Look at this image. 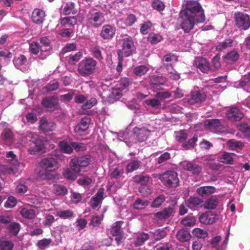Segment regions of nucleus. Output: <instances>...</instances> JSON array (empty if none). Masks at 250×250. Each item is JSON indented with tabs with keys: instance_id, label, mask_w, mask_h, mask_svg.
Here are the masks:
<instances>
[{
	"instance_id": "1",
	"label": "nucleus",
	"mask_w": 250,
	"mask_h": 250,
	"mask_svg": "<svg viewBox=\"0 0 250 250\" xmlns=\"http://www.w3.org/2000/svg\"><path fill=\"white\" fill-rule=\"evenodd\" d=\"M97 62L92 58L85 57L78 65L77 71L80 75L86 77L93 74Z\"/></svg>"
},
{
	"instance_id": "2",
	"label": "nucleus",
	"mask_w": 250,
	"mask_h": 250,
	"mask_svg": "<svg viewBox=\"0 0 250 250\" xmlns=\"http://www.w3.org/2000/svg\"><path fill=\"white\" fill-rule=\"evenodd\" d=\"M182 11L198 18L201 22L205 21L204 11L197 0H188L185 4V8Z\"/></svg>"
},
{
	"instance_id": "3",
	"label": "nucleus",
	"mask_w": 250,
	"mask_h": 250,
	"mask_svg": "<svg viewBox=\"0 0 250 250\" xmlns=\"http://www.w3.org/2000/svg\"><path fill=\"white\" fill-rule=\"evenodd\" d=\"M179 17L181 28L185 33H188L192 30L196 23H201L198 18L182 10L180 12Z\"/></svg>"
},
{
	"instance_id": "4",
	"label": "nucleus",
	"mask_w": 250,
	"mask_h": 250,
	"mask_svg": "<svg viewBox=\"0 0 250 250\" xmlns=\"http://www.w3.org/2000/svg\"><path fill=\"white\" fill-rule=\"evenodd\" d=\"M159 179L166 187L169 188H175L179 185L178 174L173 170L165 171L159 175Z\"/></svg>"
},
{
	"instance_id": "5",
	"label": "nucleus",
	"mask_w": 250,
	"mask_h": 250,
	"mask_svg": "<svg viewBox=\"0 0 250 250\" xmlns=\"http://www.w3.org/2000/svg\"><path fill=\"white\" fill-rule=\"evenodd\" d=\"M136 47L132 38L127 36L122 40V49L117 51L118 56L128 57L136 53Z\"/></svg>"
},
{
	"instance_id": "6",
	"label": "nucleus",
	"mask_w": 250,
	"mask_h": 250,
	"mask_svg": "<svg viewBox=\"0 0 250 250\" xmlns=\"http://www.w3.org/2000/svg\"><path fill=\"white\" fill-rule=\"evenodd\" d=\"M92 161V157L86 154L80 157H76L71 160L70 165L72 170L80 173L81 168L87 167Z\"/></svg>"
},
{
	"instance_id": "7",
	"label": "nucleus",
	"mask_w": 250,
	"mask_h": 250,
	"mask_svg": "<svg viewBox=\"0 0 250 250\" xmlns=\"http://www.w3.org/2000/svg\"><path fill=\"white\" fill-rule=\"evenodd\" d=\"M235 26L240 30H247L250 27V18L248 14L237 12L234 14Z\"/></svg>"
},
{
	"instance_id": "8",
	"label": "nucleus",
	"mask_w": 250,
	"mask_h": 250,
	"mask_svg": "<svg viewBox=\"0 0 250 250\" xmlns=\"http://www.w3.org/2000/svg\"><path fill=\"white\" fill-rule=\"evenodd\" d=\"M40 166L45 172H52L59 168L57 159L52 157H47L42 159L40 162Z\"/></svg>"
},
{
	"instance_id": "9",
	"label": "nucleus",
	"mask_w": 250,
	"mask_h": 250,
	"mask_svg": "<svg viewBox=\"0 0 250 250\" xmlns=\"http://www.w3.org/2000/svg\"><path fill=\"white\" fill-rule=\"evenodd\" d=\"M133 137L139 142L146 141L149 136L150 131L145 127H135L133 129Z\"/></svg>"
},
{
	"instance_id": "10",
	"label": "nucleus",
	"mask_w": 250,
	"mask_h": 250,
	"mask_svg": "<svg viewBox=\"0 0 250 250\" xmlns=\"http://www.w3.org/2000/svg\"><path fill=\"white\" fill-rule=\"evenodd\" d=\"M226 115L229 120L235 122L240 121L244 117L243 112L235 106L229 107Z\"/></svg>"
},
{
	"instance_id": "11",
	"label": "nucleus",
	"mask_w": 250,
	"mask_h": 250,
	"mask_svg": "<svg viewBox=\"0 0 250 250\" xmlns=\"http://www.w3.org/2000/svg\"><path fill=\"white\" fill-rule=\"evenodd\" d=\"M175 212V209L172 206L165 208L162 210L154 213V216L158 220H166L170 216H173Z\"/></svg>"
},
{
	"instance_id": "12",
	"label": "nucleus",
	"mask_w": 250,
	"mask_h": 250,
	"mask_svg": "<svg viewBox=\"0 0 250 250\" xmlns=\"http://www.w3.org/2000/svg\"><path fill=\"white\" fill-rule=\"evenodd\" d=\"M41 104L50 111H54L58 108V100L53 96L45 97L42 99Z\"/></svg>"
},
{
	"instance_id": "13",
	"label": "nucleus",
	"mask_w": 250,
	"mask_h": 250,
	"mask_svg": "<svg viewBox=\"0 0 250 250\" xmlns=\"http://www.w3.org/2000/svg\"><path fill=\"white\" fill-rule=\"evenodd\" d=\"M104 188H100L97 193L91 198L89 204L92 209H95L102 203L104 198Z\"/></svg>"
},
{
	"instance_id": "14",
	"label": "nucleus",
	"mask_w": 250,
	"mask_h": 250,
	"mask_svg": "<svg viewBox=\"0 0 250 250\" xmlns=\"http://www.w3.org/2000/svg\"><path fill=\"white\" fill-rule=\"evenodd\" d=\"M116 30V28L111 25L105 24L103 26L100 36L104 40H111L114 38Z\"/></svg>"
},
{
	"instance_id": "15",
	"label": "nucleus",
	"mask_w": 250,
	"mask_h": 250,
	"mask_svg": "<svg viewBox=\"0 0 250 250\" xmlns=\"http://www.w3.org/2000/svg\"><path fill=\"white\" fill-rule=\"evenodd\" d=\"M195 66L203 73H207L210 68V65L205 58L197 57L194 60Z\"/></svg>"
},
{
	"instance_id": "16",
	"label": "nucleus",
	"mask_w": 250,
	"mask_h": 250,
	"mask_svg": "<svg viewBox=\"0 0 250 250\" xmlns=\"http://www.w3.org/2000/svg\"><path fill=\"white\" fill-rule=\"evenodd\" d=\"M0 138L4 145L10 146L14 143V133L11 129L5 128L1 133Z\"/></svg>"
},
{
	"instance_id": "17",
	"label": "nucleus",
	"mask_w": 250,
	"mask_h": 250,
	"mask_svg": "<svg viewBox=\"0 0 250 250\" xmlns=\"http://www.w3.org/2000/svg\"><path fill=\"white\" fill-rule=\"evenodd\" d=\"M200 222L204 224H213L217 218L216 215L211 211H207L202 213L199 217Z\"/></svg>"
},
{
	"instance_id": "18",
	"label": "nucleus",
	"mask_w": 250,
	"mask_h": 250,
	"mask_svg": "<svg viewBox=\"0 0 250 250\" xmlns=\"http://www.w3.org/2000/svg\"><path fill=\"white\" fill-rule=\"evenodd\" d=\"M167 78L162 76H152L149 78V83L153 88L161 89V86L165 85Z\"/></svg>"
},
{
	"instance_id": "19",
	"label": "nucleus",
	"mask_w": 250,
	"mask_h": 250,
	"mask_svg": "<svg viewBox=\"0 0 250 250\" xmlns=\"http://www.w3.org/2000/svg\"><path fill=\"white\" fill-rule=\"evenodd\" d=\"M204 125L206 129L212 132H215L222 128L220 121L217 119L206 120L204 122Z\"/></svg>"
},
{
	"instance_id": "20",
	"label": "nucleus",
	"mask_w": 250,
	"mask_h": 250,
	"mask_svg": "<svg viewBox=\"0 0 250 250\" xmlns=\"http://www.w3.org/2000/svg\"><path fill=\"white\" fill-rule=\"evenodd\" d=\"M206 98L207 96L204 92L198 91H192L190 93V98L189 99V102L191 104L196 103H201L205 101Z\"/></svg>"
},
{
	"instance_id": "21",
	"label": "nucleus",
	"mask_w": 250,
	"mask_h": 250,
	"mask_svg": "<svg viewBox=\"0 0 250 250\" xmlns=\"http://www.w3.org/2000/svg\"><path fill=\"white\" fill-rule=\"evenodd\" d=\"M177 61L178 57L171 53L165 55L162 60L163 64L167 70H168V69L170 67H172V65Z\"/></svg>"
},
{
	"instance_id": "22",
	"label": "nucleus",
	"mask_w": 250,
	"mask_h": 250,
	"mask_svg": "<svg viewBox=\"0 0 250 250\" xmlns=\"http://www.w3.org/2000/svg\"><path fill=\"white\" fill-rule=\"evenodd\" d=\"M34 146L28 149V152L31 155H35L45 150V145L44 142L39 137L34 143Z\"/></svg>"
},
{
	"instance_id": "23",
	"label": "nucleus",
	"mask_w": 250,
	"mask_h": 250,
	"mask_svg": "<svg viewBox=\"0 0 250 250\" xmlns=\"http://www.w3.org/2000/svg\"><path fill=\"white\" fill-rule=\"evenodd\" d=\"M45 16V14L43 10L36 8L32 12L31 20L34 23L40 24L43 22Z\"/></svg>"
},
{
	"instance_id": "24",
	"label": "nucleus",
	"mask_w": 250,
	"mask_h": 250,
	"mask_svg": "<svg viewBox=\"0 0 250 250\" xmlns=\"http://www.w3.org/2000/svg\"><path fill=\"white\" fill-rule=\"evenodd\" d=\"M56 127V124L52 121H48L45 118H42L40 121L39 128L45 132L52 131Z\"/></svg>"
},
{
	"instance_id": "25",
	"label": "nucleus",
	"mask_w": 250,
	"mask_h": 250,
	"mask_svg": "<svg viewBox=\"0 0 250 250\" xmlns=\"http://www.w3.org/2000/svg\"><path fill=\"white\" fill-rule=\"evenodd\" d=\"M187 204L189 208L195 210L203 206V201L198 197L191 196L188 200Z\"/></svg>"
},
{
	"instance_id": "26",
	"label": "nucleus",
	"mask_w": 250,
	"mask_h": 250,
	"mask_svg": "<svg viewBox=\"0 0 250 250\" xmlns=\"http://www.w3.org/2000/svg\"><path fill=\"white\" fill-rule=\"evenodd\" d=\"M236 155L233 153L224 152L219 157V161L224 164L232 165L233 163V157Z\"/></svg>"
},
{
	"instance_id": "27",
	"label": "nucleus",
	"mask_w": 250,
	"mask_h": 250,
	"mask_svg": "<svg viewBox=\"0 0 250 250\" xmlns=\"http://www.w3.org/2000/svg\"><path fill=\"white\" fill-rule=\"evenodd\" d=\"M104 17V15L103 13L98 12L92 14L91 17L88 19V20L92 26L98 27L101 24V23L98 24L97 22L99 21L102 19H103Z\"/></svg>"
},
{
	"instance_id": "28",
	"label": "nucleus",
	"mask_w": 250,
	"mask_h": 250,
	"mask_svg": "<svg viewBox=\"0 0 250 250\" xmlns=\"http://www.w3.org/2000/svg\"><path fill=\"white\" fill-rule=\"evenodd\" d=\"M185 170L191 172L193 174H199L202 171V167L196 163L190 162L184 166Z\"/></svg>"
},
{
	"instance_id": "29",
	"label": "nucleus",
	"mask_w": 250,
	"mask_h": 250,
	"mask_svg": "<svg viewBox=\"0 0 250 250\" xmlns=\"http://www.w3.org/2000/svg\"><path fill=\"white\" fill-rule=\"evenodd\" d=\"M227 145L230 149L238 151L242 149L244 147L243 143L240 141L235 139H230L227 142Z\"/></svg>"
},
{
	"instance_id": "30",
	"label": "nucleus",
	"mask_w": 250,
	"mask_h": 250,
	"mask_svg": "<svg viewBox=\"0 0 250 250\" xmlns=\"http://www.w3.org/2000/svg\"><path fill=\"white\" fill-rule=\"evenodd\" d=\"M20 209V214L24 218L31 220L36 216L35 210L32 208H21Z\"/></svg>"
},
{
	"instance_id": "31",
	"label": "nucleus",
	"mask_w": 250,
	"mask_h": 250,
	"mask_svg": "<svg viewBox=\"0 0 250 250\" xmlns=\"http://www.w3.org/2000/svg\"><path fill=\"white\" fill-rule=\"evenodd\" d=\"M149 238V235L145 232H141L136 235L134 244L136 247L142 246Z\"/></svg>"
},
{
	"instance_id": "32",
	"label": "nucleus",
	"mask_w": 250,
	"mask_h": 250,
	"mask_svg": "<svg viewBox=\"0 0 250 250\" xmlns=\"http://www.w3.org/2000/svg\"><path fill=\"white\" fill-rule=\"evenodd\" d=\"M215 191V188L211 186L201 187L197 189V193L200 196L210 195Z\"/></svg>"
},
{
	"instance_id": "33",
	"label": "nucleus",
	"mask_w": 250,
	"mask_h": 250,
	"mask_svg": "<svg viewBox=\"0 0 250 250\" xmlns=\"http://www.w3.org/2000/svg\"><path fill=\"white\" fill-rule=\"evenodd\" d=\"M190 237L189 232L185 229L179 230L176 234L177 239L182 242L188 241L190 239Z\"/></svg>"
},
{
	"instance_id": "34",
	"label": "nucleus",
	"mask_w": 250,
	"mask_h": 250,
	"mask_svg": "<svg viewBox=\"0 0 250 250\" xmlns=\"http://www.w3.org/2000/svg\"><path fill=\"white\" fill-rule=\"evenodd\" d=\"M123 223V221H119L113 224L110 230V232L112 235H120L121 233H124L122 228Z\"/></svg>"
},
{
	"instance_id": "35",
	"label": "nucleus",
	"mask_w": 250,
	"mask_h": 250,
	"mask_svg": "<svg viewBox=\"0 0 250 250\" xmlns=\"http://www.w3.org/2000/svg\"><path fill=\"white\" fill-rule=\"evenodd\" d=\"M77 11L75 4L72 2H67L63 9V14L65 15H69L71 14L75 15Z\"/></svg>"
},
{
	"instance_id": "36",
	"label": "nucleus",
	"mask_w": 250,
	"mask_h": 250,
	"mask_svg": "<svg viewBox=\"0 0 250 250\" xmlns=\"http://www.w3.org/2000/svg\"><path fill=\"white\" fill-rule=\"evenodd\" d=\"M218 203L217 198L216 196H212L209 199L207 200L203 206L207 209H215L217 206Z\"/></svg>"
},
{
	"instance_id": "37",
	"label": "nucleus",
	"mask_w": 250,
	"mask_h": 250,
	"mask_svg": "<svg viewBox=\"0 0 250 250\" xmlns=\"http://www.w3.org/2000/svg\"><path fill=\"white\" fill-rule=\"evenodd\" d=\"M237 129L243 135L244 138H248L250 136V126L247 123H241L237 126Z\"/></svg>"
},
{
	"instance_id": "38",
	"label": "nucleus",
	"mask_w": 250,
	"mask_h": 250,
	"mask_svg": "<svg viewBox=\"0 0 250 250\" xmlns=\"http://www.w3.org/2000/svg\"><path fill=\"white\" fill-rule=\"evenodd\" d=\"M163 40V37L159 34L150 33L147 37V41L152 44H155Z\"/></svg>"
},
{
	"instance_id": "39",
	"label": "nucleus",
	"mask_w": 250,
	"mask_h": 250,
	"mask_svg": "<svg viewBox=\"0 0 250 250\" xmlns=\"http://www.w3.org/2000/svg\"><path fill=\"white\" fill-rule=\"evenodd\" d=\"M149 201L147 200H143L141 198H138L134 202L133 207L134 208L138 210L144 209L149 205Z\"/></svg>"
},
{
	"instance_id": "40",
	"label": "nucleus",
	"mask_w": 250,
	"mask_h": 250,
	"mask_svg": "<svg viewBox=\"0 0 250 250\" xmlns=\"http://www.w3.org/2000/svg\"><path fill=\"white\" fill-rule=\"evenodd\" d=\"M82 57V52L79 51L74 54H70L67 57V61L69 64L74 65L76 62H78Z\"/></svg>"
},
{
	"instance_id": "41",
	"label": "nucleus",
	"mask_w": 250,
	"mask_h": 250,
	"mask_svg": "<svg viewBox=\"0 0 250 250\" xmlns=\"http://www.w3.org/2000/svg\"><path fill=\"white\" fill-rule=\"evenodd\" d=\"M60 150L64 153L71 154L73 152V147L66 141H61L59 143Z\"/></svg>"
},
{
	"instance_id": "42",
	"label": "nucleus",
	"mask_w": 250,
	"mask_h": 250,
	"mask_svg": "<svg viewBox=\"0 0 250 250\" xmlns=\"http://www.w3.org/2000/svg\"><path fill=\"white\" fill-rule=\"evenodd\" d=\"M60 22L62 25L68 24L73 26L77 24V20L75 16L65 17L60 19Z\"/></svg>"
},
{
	"instance_id": "43",
	"label": "nucleus",
	"mask_w": 250,
	"mask_h": 250,
	"mask_svg": "<svg viewBox=\"0 0 250 250\" xmlns=\"http://www.w3.org/2000/svg\"><path fill=\"white\" fill-rule=\"evenodd\" d=\"M166 199V197L164 194L160 195L153 200L150 206L152 208H158L165 202Z\"/></svg>"
},
{
	"instance_id": "44",
	"label": "nucleus",
	"mask_w": 250,
	"mask_h": 250,
	"mask_svg": "<svg viewBox=\"0 0 250 250\" xmlns=\"http://www.w3.org/2000/svg\"><path fill=\"white\" fill-rule=\"evenodd\" d=\"M141 163V162L138 160H133L130 161L126 166L127 172H132L138 169L140 166Z\"/></svg>"
},
{
	"instance_id": "45",
	"label": "nucleus",
	"mask_w": 250,
	"mask_h": 250,
	"mask_svg": "<svg viewBox=\"0 0 250 250\" xmlns=\"http://www.w3.org/2000/svg\"><path fill=\"white\" fill-rule=\"evenodd\" d=\"M78 173L73 171L72 169L71 170L68 168H66L63 170L62 175L66 179L74 181L77 178Z\"/></svg>"
},
{
	"instance_id": "46",
	"label": "nucleus",
	"mask_w": 250,
	"mask_h": 250,
	"mask_svg": "<svg viewBox=\"0 0 250 250\" xmlns=\"http://www.w3.org/2000/svg\"><path fill=\"white\" fill-rule=\"evenodd\" d=\"M124 173L123 168L120 167H117L110 170L109 175L112 179H119L122 177Z\"/></svg>"
},
{
	"instance_id": "47",
	"label": "nucleus",
	"mask_w": 250,
	"mask_h": 250,
	"mask_svg": "<svg viewBox=\"0 0 250 250\" xmlns=\"http://www.w3.org/2000/svg\"><path fill=\"white\" fill-rule=\"evenodd\" d=\"M233 42V40L231 39H227L223 42L219 43L216 47V49L219 51H222L228 47H231Z\"/></svg>"
},
{
	"instance_id": "48",
	"label": "nucleus",
	"mask_w": 250,
	"mask_h": 250,
	"mask_svg": "<svg viewBox=\"0 0 250 250\" xmlns=\"http://www.w3.org/2000/svg\"><path fill=\"white\" fill-rule=\"evenodd\" d=\"M122 96L121 92L118 89H113L109 95L108 101L110 103H114L118 100Z\"/></svg>"
},
{
	"instance_id": "49",
	"label": "nucleus",
	"mask_w": 250,
	"mask_h": 250,
	"mask_svg": "<svg viewBox=\"0 0 250 250\" xmlns=\"http://www.w3.org/2000/svg\"><path fill=\"white\" fill-rule=\"evenodd\" d=\"M54 192L57 195L64 196L67 194V189L61 185H56L54 187Z\"/></svg>"
},
{
	"instance_id": "50",
	"label": "nucleus",
	"mask_w": 250,
	"mask_h": 250,
	"mask_svg": "<svg viewBox=\"0 0 250 250\" xmlns=\"http://www.w3.org/2000/svg\"><path fill=\"white\" fill-rule=\"evenodd\" d=\"M6 157L9 158L8 161L11 164L13 168H16L19 166V163L16 159V155L14 153L13 151H10L7 153Z\"/></svg>"
},
{
	"instance_id": "51",
	"label": "nucleus",
	"mask_w": 250,
	"mask_h": 250,
	"mask_svg": "<svg viewBox=\"0 0 250 250\" xmlns=\"http://www.w3.org/2000/svg\"><path fill=\"white\" fill-rule=\"evenodd\" d=\"M90 52L92 55L97 60H102L103 59L102 52L100 49V47L98 45L92 46L90 48Z\"/></svg>"
},
{
	"instance_id": "52",
	"label": "nucleus",
	"mask_w": 250,
	"mask_h": 250,
	"mask_svg": "<svg viewBox=\"0 0 250 250\" xmlns=\"http://www.w3.org/2000/svg\"><path fill=\"white\" fill-rule=\"evenodd\" d=\"M151 6L153 9L158 12L163 11L165 8V5L160 0H153L151 3Z\"/></svg>"
},
{
	"instance_id": "53",
	"label": "nucleus",
	"mask_w": 250,
	"mask_h": 250,
	"mask_svg": "<svg viewBox=\"0 0 250 250\" xmlns=\"http://www.w3.org/2000/svg\"><path fill=\"white\" fill-rule=\"evenodd\" d=\"M134 180L137 183L146 186L149 181V177L147 175H137L134 177Z\"/></svg>"
},
{
	"instance_id": "54",
	"label": "nucleus",
	"mask_w": 250,
	"mask_h": 250,
	"mask_svg": "<svg viewBox=\"0 0 250 250\" xmlns=\"http://www.w3.org/2000/svg\"><path fill=\"white\" fill-rule=\"evenodd\" d=\"M193 234L196 237L204 239L208 236V232L200 228H195L193 230Z\"/></svg>"
},
{
	"instance_id": "55",
	"label": "nucleus",
	"mask_w": 250,
	"mask_h": 250,
	"mask_svg": "<svg viewBox=\"0 0 250 250\" xmlns=\"http://www.w3.org/2000/svg\"><path fill=\"white\" fill-rule=\"evenodd\" d=\"M59 87V83L56 80H54L49 83L45 86V89L47 92H52L57 90Z\"/></svg>"
},
{
	"instance_id": "56",
	"label": "nucleus",
	"mask_w": 250,
	"mask_h": 250,
	"mask_svg": "<svg viewBox=\"0 0 250 250\" xmlns=\"http://www.w3.org/2000/svg\"><path fill=\"white\" fill-rule=\"evenodd\" d=\"M239 58V54L235 50L228 52L225 57V58L229 61L235 62L237 61Z\"/></svg>"
},
{
	"instance_id": "57",
	"label": "nucleus",
	"mask_w": 250,
	"mask_h": 250,
	"mask_svg": "<svg viewBox=\"0 0 250 250\" xmlns=\"http://www.w3.org/2000/svg\"><path fill=\"white\" fill-rule=\"evenodd\" d=\"M39 136L31 132H27L23 135V138L27 142L34 143L39 138Z\"/></svg>"
},
{
	"instance_id": "58",
	"label": "nucleus",
	"mask_w": 250,
	"mask_h": 250,
	"mask_svg": "<svg viewBox=\"0 0 250 250\" xmlns=\"http://www.w3.org/2000/svg\"><path fill=\"white\" fill-rule=\"evenodd\" d=\"M148 71L147 67L145 65H139L135 67L133 69V73L136 76H142L145 75Z\"/></svg>"
},
{
	"instance_id": "59",
	"label": "nucleus",
	"mask_w": 250,
	"mask_h": 250,
	"mask_svg": "<svg viewBox=\"0 0 250 250\" xmlns=\"http://www.w3.org/2000/svg\"><path fill=\"white\" fill-rule=\"evenodd\" d=\"M74 213L70 210H64L58 211L56 212V215L62 219H67L73 216Z\"/></svg>"
},
{
	"instance_id": "60",
	"label": "nucleus",
	"mask_w": 250,
	"mask_h": 250,
	"mask_svg": "<svg viewBox=\"0 0 250 250\" xmlns=\"http://www.w3.org/2000/svg\"><path fill=\"white\" fill-rule=\"evenodd\" d=\"M8 229L11 233L17 235L20 230V225L18 223L13 222L9 225Z\"/></svg>"
},
{
	"instance_id": "61",
	"label": "nucleus",
	"mask_w": 250,
	"mask_h": 250,
	"mask_svg": "<svg viewBox=\"0 0 250 250\" xmlns=\"http://www.w3.org/2000/svg\"><path fill=\"white\" fill-rule=\"evenodd\" d=\"M88 128V122L86 119H82L80 123H79L76 126L78 131H81L82 132H84Z\"/></svg>"
},
{
	"instance_id": "62",
	"label": "nucleus",
	"mask_w": 250,
	"mask_h": 250,
	"mask_svg": "<svg viewBox=\"0 0 250 250\" xmlns=\"http://www.w3.org/2000/svg\"><path fill=\"white\" fill-rule=\"evenodd\" d=\"M118 83L120 88L122 89H125L128 87L132 83L129 78L124 77L121 78L118 82Z\"/></svg>"
},
{
	"instance_id": "63",
	"label": "nucleus",
	"mask_w": 250,
	"mask_h": 250,
	"mask_svg": "<svg viewBox=\"0 0 250 250\" xmlns=\"http://www.w3.org/2000/svg\"><path fill=\"white\" fill-rule=\"evenodd\" d=\"M181 223L186 227H191L195 224V219L193 217L188 216L181 220Z\"/></svg>"
},
{
	"instance_id": "64",
	"label": "nucleus",
	"mask_w": 250,
	"mask_h": 250,
	"mask_svg": "<svg viewBox=\"0 0 250 250\" xmlns=\"http://www.w3.org/2000/svg\"><path fill=\"white\" fill-rule=\"evenodd\" d=\"M14 244L11 241H2L0 242V248L1 250H12Z\"/></svg>"
}]
</instances>
